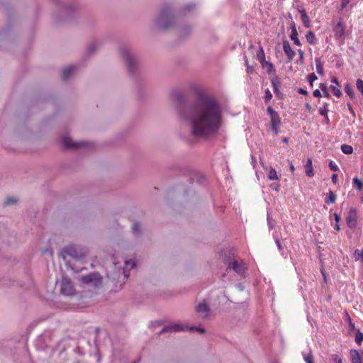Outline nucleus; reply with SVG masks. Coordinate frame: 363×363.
Returning <instances> with one entry per match:
<instances>
[{
  "mask_svg": "<svg viewBox=\"0 0 363 363\" xmlns=\"http://www.w3.org/2000/svg\"><path fill=\"white\" fill-rule=\"evenodd\" d=\"M181 122L190 127L195 137H208L219 129L221 114L218 104L207 100L182 108L179 115Z\"/></svg>",
  "mask_w": 363,
  "mask_h": 363,
  "instance_id": "f257e3e1",
  "label": "nucleus"
},
{
  "mask_svg": "<svg viewBox=\"0 0 363 363\" xmlns=\"http://www.w3.org/2000/svg\"><path fill=\"white\" fill-rule=\"evenodd\" d=\"M81 281L84 286L98 287L101 284V277L98 273H91L84 276Z\"/></svg>",
  "mask_w": 363,
  "mask_h": 363,
  "instance_id": "f03ea898",
  "label": "nucleus"
},
{
  "mask_svg": "<svg viewBox=\"0 0 363 363\" xmlns=\"http://www.w3.org/2000/svg\"><path fill=\"white\" fill-rule=\"evenodd\" d=\"M61 293L65 296H72L75 293V289L66 277H63L60 283Z\"/></svg>",
  "mask_w": 363,
  "mask_h": 363,
  "instance_id": "7ed1b4c3",
  "label": "nucleus"
},
{
  "mask_svg": "<svg viewBox=\"0 0 363 363\" xmlns=\"http://www.w3.org/2000/svg\"><path fill=\"white\" fill-rule=\"evenodd\" d=\"M196 311L203 318H207L211 315L209 306L204 300L198 303L196 306Z\"/></svg>",
  "mask_w": 363,
  "mask_h": 363,
  "instance_id": "20e7f679",
  "label": "nucleus"
},
{
  "mask_svg": "<svg viewBox=\"0 0 363 363\" xmlns=\"http://www.w3.org/2000/svg\"><path fill=\"white\" fill-rule=\"evenodd\" d=\"M226 264L228 268L232 269L238 274H242L245 272V264L242 261L233 259L232 261H229L226 263Z\"/></svg>",
  "mask_w": 363,
  "mask_h": 363,
  "instance_id": "39448f33",
  "label": "nucleus"
},
{
  "mask_svg": "<svg viewBox=\"0 0 363 363\" xmlns=\"http://www.w3.org/2000/svg\"><path fill=\"white\" fill-rule=\"evenodd\" d=\"M346 221L350 228H354L357 223V211L356 208H351L346 217Z\"/></svg>",
  "mask_w": 363,
  "mask_h": 363,
  "instance_id": "423d86ee",
  "label": "nucleus"
},
{
  "mask_svg": "<svg viewBox=\"0 0 363 363\" xmlns=\"http://www.w3.org/2000/svg\"><path fill=\"white\" fill-rule=\"evenodd\" d=\"M174 18L172 16L166 14H161L157 19L158 26L163 28L167 29L171 26V23L174 21Z\"/></svg>",
  "mask_w": 363,
  "mask_h": 363,
  "instance_id": "0eeeda50",
  "label": "nucleus"
},
{
  "mask_svg": "<svg viewBox=\"0 0 363 363\" xmlns=\"http://www.w3.org/2000/svg\"><path fill=\"white\" fill-rule=\"evenodd\" d=\"M62 143L66 148H77L86 145L84 142L75 143L68 136H65L62 138Z\"/></svg>",
  "mask_w": 363,
  "mask_h": 363,
  "instance_id": "6e6552de",
  "label": "nucleus"
},
{
  "mask_svg": "<svg viewBox=\"0 0 363 363\" xmlns=\"http://www.w3.org/2000/svg\"><path fill=\"white\" fill-rule=\"evenodd\" d=\"M267 111L271 117L272 127L279 126L281 123V119L277 112L272 109V108L270 106L267 108Z\"/></svg>",
  "mask_w": 363,
  "mask_h": 363,
  "instance_id": "1a4fd4ad",
  "label": "nucleus"
},
{
  "mask_svg": "<svg viewBox=\"0 0 363 363\" xmlns=\"http://www.w3.org/2000/svg\"><path fill=\"white\" fill-rule=\"evenodd\" d=\"M121 55L128 67L130 69L132 68L135 63V59L130 51L126 49H123L121 50Z\"/></svg>",
  "mask_w": 363,
  "mask_h": 363,
  "instance_id": "9d476101",
  "label": "nucleus"
},
{
  "mask_svg": "<svg viewBox=\"0 0 363 363\" xmlns=\"http://www.w3.org/2000/svg\"><path fill=\"white\" fill-rule=\"evenodd\" d=\"M185 326L181 323H173L164 327L161 333L179 332L185 330Z\"/></svg>",
  "mask_w": 363,
  "mask_h": 363,
  "instance_id": "9b49d317",
  "label": "nucleus"
},
{
  "mask_svg": "<svg viewBox=\"0 0 363 363\" xmlns=\"http://www.w3.org/2000/svg\"><path fill=\"white\" fill-rule=\"evenodd\" d=\"M298 11L301 14V19L302 21L303 26L306 28H310L311 26V23L308 16L306 13V10L302 7H298Z\"/></svg>",
  "mask_w": 363,
  "mask_h": 363,
  "instance_id": "f8f14e48",
  "label": "nucleus"
},
{
  "mask_svg": "<svg viewBox=\"0 0 363 363\" xmlns=\"http://www.w3.org/2000/svg\"><path fill=\"white\" fill-rule=\"evenodd\" d=\"M283 50H284L286 55L287 56L289 60L291 61L295 56V52L292 50V48L288 41H284Z\"/></svg>",
  "mask_w": 363,
  "mask_h": 363,
  "instance_id": "ddd939ff",
  "label": "nucleus"
},
{
  "mask_svg": "<svg viewBox=\"0 0 363 363\" xmlns=\"http://www.w3.org/2000/svg\"><path fill=\"white\" fill-rule=\"evenodd\" d=\"M345 28L344 24L341 21H339L337 23V25L335 26V27L334 28V32H335V37L337 38H343L344 35H345Z\"/></svg>",
  "mask_w": 363,
  "mask_h": 363,
  "instance_id": "4468645a",
  "label": "nucleus"
},
{
  "mask_svg": "<svg viewBox=\"0 0 363 363\" xmlns=\"http://www.w3.org/2000/svg\"><path fill=\"white\" fill-rule=\"evenodd\" d=\"M125 268L120 269L119 272H121L125 278L128 277L127 270L133 269L135 266V262L133 260H125L124 261Z\"/></svg>",
  "mask_w": 363,
  "mask_h": 363,
  "instance_id": "2eb2a0df",
  "label": "nucleus"
},
{
  "mask_svg": "<svg viewBox=\"0 0 363 363\" xmlns=\"http://www.w3.org/2000/svg\"><path fill=\"white\" fill-rule=\"evenodd\" d=\"M69 255L72 257H75L77 255V251L74 247H67L64 248L61 252L60 256L63 257V259H66L67 256Z\"/></svg>",
  "mask_w": 363,
  "mask_h": 363,
  "instance_id": "dca6fc26",
  "label": "nucleus"
},
{
  "mask_svg": "<svg viewBox=\"0 0 363 363\" xmlns=\"http://www.w3.org/2000/svg\"><path fill=\"white\" fill-rule=\"evenodd\" d=\"M305 172L306 174L309 177L314 176V169L312 164V160L311 158H308L306 162L305 165Z\"/></svg>",
  "mask_w": 363,
  "mask_h": 363,
  "instance_id": "f3484780",
  "label": "nucleus"
},
{
  "mask_svg": "<svg viewBox=\"0 0 363 363\" xmlns=\"http://www.w3.org/2000/svg\"><path fill=\"white\" fill-rule=\"evenodd\" d=\"M350 356L352 363H362L361 357L357 350H352L350 351Z\"/></svg>",
  "mask_w": 363,
  "mask_h": 363,
  "instance_id": "a211bd4d",
  "label": "nucleus"
},
{
  "mask_svg": "<svg viewBox=\"0 0 363 363\" xmlns=\"http://www.w3.org/2000/svg\"><path fill=\"white\" fill-rule=\"evenodd\" d=\"M328 104L327 103H324L323 106L320 107L319 108L320 114L325 117V119L327 122L329 121V118L328 115Z\"/></svg>",
  "mask_w": 363,
  "mask_h": 363,
  "instance_id": "6ab92c4d",
  "label": "nucleus"
},
{
  "mask_svg": "<svg viewBox=\"0 0 363 363\" xmlns=\"http://www.w3.org/2000/svg\"><path fill=\"white\" fill-rule=\"evenodd\" d=\"M290 37H291V39L294 41L295 45H296L298 46L301 45V42L298 40V33H297V30H296L295 27H293V29H292L291 34Z\"/></svg>",
  "mask_w": 363,
  "mask_h": 363,
  "instance_id": "aec40b11",
  "label": "nucleus"
},
{
  "mask_svg": "<svg viewBox=\"0 0 363 363\" xmlns=\"http://www.w3.org/2000/svg\"><path fill=\"white\" fill-rule=\"evenodd\" d=\"M316 72L322 75L323 74V65L320 58L315 59Z\"/></svg>",
  "mask_w": 363,
  "mask_h": 363,
  "instance_id": "412c9836",
  "label": "nucleus"
},
{
  "mask_svg": "<svg viewBox=\"0 0 363 363\" xmlns=\"http://www.w3.org/2000/svg\"><path fill=\"white\" fill-rule=\"evenodd\" d=\"M74 71H75V67H74V66H69V67L65 68V69L63 70V78L65 79H68V77L72 73H74Z\"/></svg>",
  "mask_w": 363,
  "mask_h": 363,
  "instance_id": "4be33fe9",
  "label": "nucleus"
},
{
  "mask_svg": "<svg viewBox=\"0 0 363 363\" xmlns=\"http://www.w3.org/2000/svg\"><path fill=\"white\" fill-rule=\"evenodd\" d=\"M269 173L267 177L269 180H277L279 179V176L276 169L273 167H269Z\"/></svg>",
  "mask_w": 363,
  "mask_h": 363,
  "instance_id": "5701e85b",
  "label": "nucleus"
},
{
  "mask_svg": "<svg viewBox=\"0 0 363 363\" xmlns=\"http://www.w3.org/2000/svg\"><path fill=\"white\" fill-rule=\"evenodd\" d=\"M306 38L307 40V41L311 44V45H315V34L313 33V32L312 31H308L306 35Z\"/></svg>",
  "mask_w": 363,
  "mask_h": 363,
  "instance_id": "b1692460",
  "label": "nucleus"
},
{
  "mask_svg": "<svg viewBox=\"0 0 363 363\" xmlns=\"http://www.w3.org/2000/svg\"><path fill=\"white\" fill-rule=\"evenodd\" d=\"M353 184L357 191H362L363 189V182L357 177L353 179Z\"/></svg>",
  "mask_w": 363,
  "mask_h": 363,
  "instance_id": "393cba45",
  "label": "nucleus"
},
{
  "mask_svg": "<svg viewBox=\"0 0 363 363\" xmlns=\"http://www.w3.org/2000/svg\"><path fill=\"white\" fill-rule=\"evenodd\" d=\"M336 195L334 192L333 191H330L328 195H327V197L325 199V202L327 203H334L336 201Z\"/></svg>",
  "mask_w": 363,
  "mask_h": 363,
  "instance_id": "a878e982",
  "label": "nucleus"
},
{
  "mask_svg": "<svg viewBox=\"0 0 363 363\" xmlns=\"http://www.w3.org/2000/svg\"><path fill=\"white\" fill-rule=\"evenodd\" d=\"M340 88V86H337V85L331 84L330 86V89L332 91L333 94L337 97H340L342 95Z\"/></svg>",
  "mask_w": 363,
  "mask_h": 363,
  "instance_id": "bb28decb",
  "label": "nucleus"
},
{
  "mask_svg": "<svg viewBox=\"0 0 363 363\" xmlns=\"http://www.w3.org/2000/svg\"><path fill=\"white\" fill-rule=\"evenodd\" d=\"M341 150L343 153L350 155L353 152V148L351 145L344 144L341 145Z\"/></svg>",
  "mask_w": 363,
  "mask_h": 363,
  "instance_id": "cd10ccee",
  "label": "nucleus"
},
{
  "mask_svg": "<svg viewBox=\"0 0 363 363\" xmlns=\"http://www.w3.org/2000/svg\"><path fill=\"white\" fill-rule=\"evenodd\" d=\"M18 199L17 197L16 196H9L6 198V199L5 200V204L6 205H12V204H15L18 202Z\"/></svg>",
  "mask_w": 363,
  "mask_h": 363,
  "instance_id": "c85d7f7f",
  "label": "nucleus"
},
{
  "mask_svg": "<svg viewBox=\"0 0 363 363\" xmlns=\"http://www.w3.org/2000/svg\"><path fill=\"white\" fill-rule=\"evenodd\" d=\"M354 255L356 260H361V262H363V249L356 250Z\"/></svg>",
  "mask_w": 363,
  "mask_h": 363,
  "instance_id": "c756f323",
  "label": "nucleus"
},
{
  "mask_svg": "<svg viewBox=\"0 0 363 363\" xmlns=\"http://www.w3.org/2000/svg\"><path fill=\"white\" fill-rule=\"evenodd\" d=\"M345 91L350 96V98H352V99L354 98V94L350 84H347L345 85Z\"/></svg>",
  "mask_w": 363,
  "mask_h": 363,
  "instance_id": "7c9ffc66",
  "label": "nucleus"
},
{
  "mask_svg": "<svg viewBox=\"0 0 363 363\" xmlns=\"http://www.w3.org/2000/svg\"><path fill=\"white\" fill-rule=\"evenodd\" d=\"M186 328L189 329L190 330L194 331V332H198V333H199L201 334L205 333V329L203 328H202L201 325H199V326H194V327H191L189 328Z\"/></svg>",
  "mask_w": 363,
  "mask_h": 363,
  "instance_id": "2f4dec72",
  "label": "nucleus"
},
{
  "mask_svg": "<svg viewBox=\"0 0 363 363\" xmlns=\"http://www.w3.org/2000/svg\"><path fill=\"white\" fill-rule=\"evenodd\" d=\"M320 88L323 91L324 96L329 98L330 94L328 92V88L327 87V86L325 84H320Z\"/></svg>",
  "mask_w": 363,
  "mask_h": 363,
  "instance_id": "473e14b6",
  "label": "nucleus"
},
{
  "mask_svg": "<svg viewBox=\"0 0 363 363\" xmlns=\"http://www.w3.org/2000/svg\"><path fill=\"white\" fill-rule=\"evenodd\" d=\"M357 89L362 93L363 96V80L358 79L356 82Z\"/></svg>",
  "mask_w": 363,
  "mask_h": 363,
  "instance_id": "72a5a7b5",
  "label": "nucleus"
},
{
  "mask_svg": "<svg viewBox=\"0 0 363 363\" xmlns=\"http://www.w3.org/2000/svg\"><path fill=\"white\" fill-rule=\"evenodd\" d=\"M303 359L306 363H313V357L311 352L304 355Z\"/></svg>",
  "mask_w": 363,
  "mask_h": 363,
  "instance_id": "f704fd0d",
  "label": "nucleus"
},
{
  "mask_svg": "<svg viewBox=\"0 0 363 363\" xmlns=\"http://www.w3.org/2000/svg\"><path fill=\"white\" fill-rule=\"evenodd\" d=\"M317 79L318 78H317L316 75L314 73H311V74H310L308 75V82H309L310 85L311 86H313V82H315Z\"/></svg>",
  "mask_w": 363,
  "mask_h": 363,
  "instance_id": "c9c22d12",
  "label": "nucleus"
},
{
  "mask_svg": "<svg viewBox=\"0 0 363 363\" xmlns=\"http://www.w3.org/2000/svg\"><path fill=\"white\" fill-rule=\"evenodd\" d=\"M272 95L269 89H267L264 93V99L266 101H269L272 99Z\"/></svg>",
  "mask_w": 363,
  "mask_h": 363,
  "instance_id": "e433bc0d",
  "label": "nucleus"
},
{
  "mask_svg": "<svg viewBox=\"0 0 363 363\" xmlns=\"http://www.w3.org/2000/svg\"><path fill=\"white\" fill-rule=\"evenodd\" d=\"M329 167L330 168L333 170V171H337L338 170V167L337 166V164L333 162V161H330V163H329Z\"/></svg>",
  "mask_w": 363,
  "mask_h": 363,
  "instance_id": "4c0bfd02",
  "label": "nucleus"
},
{
  "mask_svg": "<svg viewBox=\"0 0 363 363\" xmlns=\"http://www.w3.org/2000/svg\"><path fill=\"white\" fill-rule=\"evenodd\" d=\"M264 51H263L262 48H260L259 52V53H257V58L260 61H262V60H264Z\"/></svg>",
  "mask_w": 363,
  "mask_h": 363,
  "instance_id": "58836bf2",
  "label": "nucleus"
},
{
  "mask_svg": "<svg viewBox=\"0 0 363 363\" xmlns=\"http://www.w3.org/2000/svg\"><path fill=\"white\" fill-rule=\"evenodd\" d=\"M332 358L334 363H342V359L337 355H333Z\"/></svg>",
  "mask_w": 363,
  "mask_h": 363,
  "instance_id": "ea45409f",
  "label": "nucleus"
},
{
  "mask_svg": "<svg viewBox=\"0 0 363 363\" xmlns=\"http://www.w3.org/2000/svg\"><path fill=\"white\" fill-rule=\"evenodd\" d=\"M355 340L357 343H360L363 340V334H362V333L357 334Z\"/></svg>",
  "mask_w": 363,
  "mask_h": 363,
  "instance_id": "a19ab883",
  "label": "nucleus"
},
{
  "mask_svg": "<svg viewBox=\"0 0 363 363\" xmlns=\"http://www.w3.org/2000/svg\"><path fill=\"white\" fill-rule=\"evenodd\" d=\"M140 224L138 223H135L133 225V230L135 233H138L140 231Z\"/></svg>",
  "mask_w": 363,
  "mask_h": 363,
  "instance_id": "79ce46f5",
  "label": "nucleus"
},
{
  "mask_svg": "<svg viewBox=\"0 0 363 363\" xmlns=\"http://www.w3.org/2000/svg\"><path fill=\"white\" fill-rule=\"evenodd\" d=\"M350 1V0H342L341 8L342 9H345L348 5Z\"/></svg>",
  "mask_w": 363,
  "mask_h": 363,
  "instance_id": "37998d69",
  "label": "nucleus"
},
{
  "mask_svg": "<svg viewBox=\"0 0 363 363\" xmlns=\"http://www.w3.org/2000/svg\"><path fill=\"white\" fill-rule=\"evenodd\" d=\"M245 65H246V67H247V72L248 73H251V72H252V71H253V68H252V67H251L248 65V62H247V60H245Z\"/></svg>",
  "mask_w": 363,
  "mask_h": 363,
  "instance_id": "c03bdc74",
  "label": "nucleus"
},
{
  "mask_svg": "<svg viewBox=\"0 0 363 363\" xmlns=\"http://www.w3.org/2000/svg\"><path fill=\"white\" fill-rule=\"evenodd\" d=\"M313 94L315 97H320L322 96L320 90L318 89H315Z\"/></svg>",
  "mask_w": 363,
  "mask_h": 363,
  "instance_id": "a18cd8bd",
  "label": "nucleus"
},
{
  "mask_svg": "<svg viewBox=\"0 0 363 363\" xmlns=\"http://www.w3.org/2000/svg\"><path fill=\"white\" fill-rule=\"evenodd\" d=\"M298 54H299V60H300V62H303V55H304V52L303 51H302L301 50H298Z\"/></svg>",
  "mask_w": 363,
  "mask_h": 363,
  "instance_id": "49530a36",
  "label": "nucleus"
},
{
  "mask_svg": "<svg viewBox=\"0 0 363 363\" xmlns=\"http://www.w3.org/2000/svg\"><path fill=\"white\" fill-rule=\"evenodd\" d=\"M298 92L299 94H303V95H307L308 94V91L306 89H302V88H299L298 89Z\"/></svg>",
  "mask_w": 363,
  "mask_h": 363,
  "instance_id": "de8ad7c7",
  "label": "nucleus"
},
{
  "mask_svg": "<svg viewBox=\"0 0 363 363\" xmlns=\"http://www.w3.org/2000/svg\"><path fill=\"white\" fill-rule=\"evenodd\" d=\"M331 82L333 84V85H337V86H340L337 78L333 77L331 80Z\"/></svg>",
  "mask_w": 363,
  "mask_h": 363,
  "instance_id": "09e8293b",
  "label": "nucleus"
},
{
  "mask_svg": "<svg viewBox=\"0 0 363 363\" xmlns=\"http://www.w3.org/2000/svg\"><path fill=\"white\" fill-rule=\"evenodd\" d=\"M332 182L334 183V184H336L337 182V174H333L332 175Z\"/></svg>",
  "mask_w": 363,
  "mask_h": 363,
  "instance_id": "8fccbe9b",
  "label": "nucleus"
},
{
  "mask_svg": "<svg viewBox=\"0 0 363 363\" xmlns=\"http://www.w3.org/2000/svg\"><path fill=\"white\" fill-rule=\"evenodd\" d=\"M334 217L336 223H339L340 221V216L337 213H335Z\"/></svg>",
  "mask_w": 363,
  "mask_h": 363,
  "instance_id": "3c124183",
  "label": "nucleus"
},
{
  "mask_svg": "<svg viewBox=\"0 0 363 363\" xmlns=\"http://www.w3.org/2000/svg\"><path fill=\"white\" fill-rule=\"evenodd\" d=\"M272 128L276 135L279 133V126H273Z\"/></svg>",
  "mask_w": 363,
  "mask_h": 363,
  "instance_id": "603ef678",
  "label": "nucleus"
},
{
  "mask_svg": "<svg viewBox=\"0 0 363 363\" xmlns=\"http://www.w3.org/2000/svg\"><path fill=\"white\" fill-rule=\"evenodd\" d=\"M193 6H194V5H186L184 7V10L185 11H190Z\"/></svg>",
  "mask_w": 363,
  "mask_h": 363,
  "instance_id": "864d4df0",
  "label": "nucleus"
},
{
  "mask_svg": "<svg viewBox=\"0 0 363 363\" xmlns=\"http://www.w3.org/2000/svg\"><path fill=\"white\" fill-rule=\"evenodd\" d=\"M276 243H277L278 248L281 250L282 249V247H281L280 241L278 239L276 240Z\"/></svg>",
  "mask_w": 363,
  "mask_h": 363,
  "instance_id": "5fc2aeb1",
  "label": "nucleus"
},
{
  "mask_svg": "<svg viewBox=\"0 0 363 363\" xmlns=\"http://www.w3.org/2000/svg\"><path fill=\"white\" fill-rule=\"evenodd\" d=\"M42 252H43V253H44V254L48 253V254H49L50 256H52V251H50V250H43V251H42Z\"/></svg>",
  "mask_w": 363,
  "mask_h": 363,
  "instance_id": "6e6d98bb",
  "label": "nucleus"
},
{
  "mask_svg": "<svg viewBox=\"0 0 363 363\" xmlns=\"http://www.w3.org/2000/svg\"><path fill=\"white\" fill-rule=\"evenodd\" d=\"M267 221H268V225H269V227L272 228L273 224H272V220H270L269 216L267 217Z\"/></svg>",
  "mask_w": 363,
  "mask_h": 363,
  "instance_id": "4d7b16f0",
  "label": "nucleus"
},
{
  "mask_svg": "<svg viewBox=\"0 0 363 363\" xmlns=\"http://www.w3.org/2000/svg\"><path fill=\"white\" fill-rule=\"evenodd\" d=\"M289 167H290V170L294 172V169H295V167L294 166V164L291 162L290 163V165H289Z\"/></svg>",
  "mask_w": 363,
  "mask_h": 363,
  "instance_id": "13d9d810",
  "label": "nucleus"
},
{
  "mask_svg": "<svg viewBox=\"0 0 363 363\" xmlns=\"http://www.w3.org/2000/svg\"><path fill=\"white\" fill-rule=\"evenodd\" d=\"M348 108L352 113H354V111L350 104H347Z\"/></svg>",
  "mask_w": 363,
  "mask_h": 363,
  "instance_id": "bf43d9fd",
  "label": "nucleus"
},
{
  "mask_svg": "<svg viewBox=\"0 0 363 363\" xmlns=\"http://www.w3.org/2000/svg\"><path fill=\"white\" fill-rule=\"evenodd\" d=\"M335 229L337 231H339V230H340V224H339V223H336V224H335Z\"/></svg>",
  "mask_w": 363,
  "mask_h": 363,
  "instance_id": "052dcab7",
  "label": "nucleus"
},
{
  "mask_svg": "<svg viewBox=\"0 0 363 363\" xmlns=\"http://www.w3.org/2000/svg\"><path fill=\"white\" fill-rule=\"evenodd\" d=\"M306 107L307 108V109L311 111V106L309 104H306Z\"/></svg>",
  "mask_w": 363,
  "mask_h": 363,
  "instance_id": "680f3d73",
  "label": "nucleus"
},
{
  "mask_svg": "<svg viewBox=\"0 0 363 363\" xmlns=\"http://www.w3.org/2000/svg\"><path fill=\"white\" fill-rule=\"evenodd\" d=\"M282 141H283V143H288V142H289V138H284L283 139V140H282Z\"/></svg>",
  "mask_w": 363,
  "mask_h": 363,
  "instance_id": "e2e57ef3",
  "label": "nucleus"
},
{
  "mask_svg": "<svg viewBox=\"0 0 363 363\" xmlns=\"http://www.w3.org/2000/svg\"><path fill=\"white\" fill-rule=\"evenodd\" d=\"M272 82L273 86H274V87H276V86H275V82H274V80H272ZM275 91H277V88H275Z\"/></svg>",
  "mask_w": 363,
  "mask_h": 363,
  "instance_id": "0e129e2a",
  "label": "nucleus"
},
{
  "mask_svg": "<svg viewBox=\"0 0 363 363\" xmlns=\"http://www.w3.org/2000/svg\"><path fill=\"white\" fill-rule=\"evenodd\" d=\"M275 190H276V191H278V190H279V186H275Z\"/></svg>",
  "mask_w": 363,
  "mask_h": 363,
  "instance_id": "69168bd1",
  "label": "nucleus"
},
{
  "mask_svg": "<svg viewBox=\"0 0 363 363\" xmlns=\"http://www.w3.org/2000/svg\"><path fill=\"white\" fill-rule=\"evenodd\" d=\"M113 264L115 266H116L118 264V262H113Z\"/></svg>",
  "mask_w": 363,
  "mask_h": 363,
  "instance_id": "338daca9",
  "label": "nucleus"
}]
</instances>
